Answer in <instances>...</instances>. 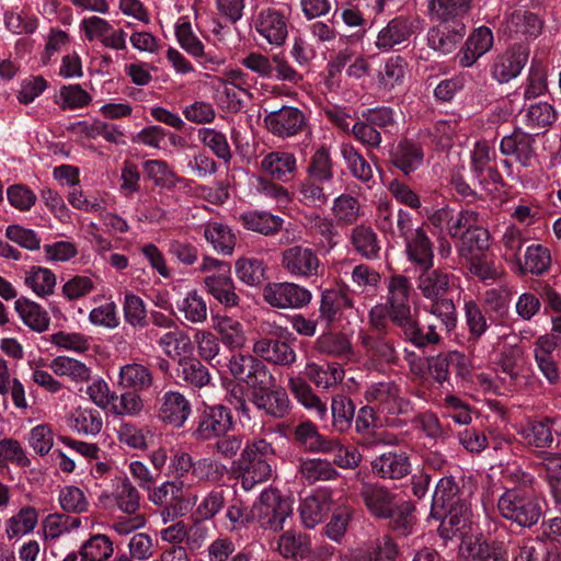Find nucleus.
Returning <instances> with one entry per match:
<instances>
[{
    "mask_svg": "<svg viewBox=\"0 0 561 561\" xmlns=\"http://www.w3.org/2000/svg\"><path fill=\"white\" fill-rule=\"evenodd\" d=\"M496 507L504 519L524 528L533 527L542 516L541 503L531 489H505L497 499Z\"/></svg>",
    "mask_w": 561,
    "mask_h": 561,
    "instance_id": "f257e3e1",
    "label": "nucleus"
},
{
    "mask_svg": "<svg viewBox=\"0 0 561 561\" xmlns=\"http://www.w3.org/2000/svg\"><path fill=\"white\" fill-rule=\"evenodd\" d=\"M365 399L377 404L379 412L385 414L388 426L402 427L405 423L398 415H405L412 411L410 400L401 394V389L394 381L369 385L365 390Z\"/></svg>",
    "mask_w": 561,
    "mask_h": 561,
    "instance_id": "f03ea898",
    "label": "nucleus"
},
{
    "mask_svg": "<svg viewBox=\"0 0 561 561\" xmlns=\"http://www.w3.org/2000/svg\"><path fill=\"white\" fill-rule=\"evenodd\" d=\"M196 271L209 273L204 278V286L220 305L231 308L239 304V297L234 291V284L231 278V266L228 262L204 256Z\"/></svg>",
    "mask_w": 561,
    "mask_h": 561,
    "instance_id": "7ed1b4c3",
    "label": "nucleus"
},
{
    "mask_svg": "<svg viewBox=\"0 0 561 561\" xmlns=\"http://www.w3.org/2000/svg\"><path fill=\"white\" fill-rule=\"evenodd\" d=\"M255 518L263 529L280 531L285 520L291 515L293 506L288 497L274 488L265 489L253 505Z\"/></svg>",
    "mask_w": 561,
    "mask_h": 561,
    "instance_id": "20e7f679",
    "label": "nucleus"
},
{
    "mask_svg": "<svg viewBox=\"0 0 561 561\" xmlns=\"http://www.w3.org/2000/svg\"><path fill=\"white\" fill-rule=\"evenodd\" d=\"M411 283L403 275L390 277L386 306L389 320L400 330L414 317L410 306Z\"/></svg>",
    "mask_w": 561,
    "mask_h": 561,
    "instance_id": "39448f33",
    "label": "nucleus"
},
{
    "mask_svg": "<svg viewBox=\"0 0 561 561\" xmlns=\"http://www.w3.org/2000/svg\"><path fill=\"white\" fill-rule=\"evenodd\" d=\"M263 298L274 308L300 309L311 301L312 294L295 283H270L263 289Z\"/></svg>",
    "mask_w": 561,
    "mask_h": 561,
    "instance_id": "423d86ee",
    "label": "nucleus"
},
{
    "mask_svg": "<svg viewBox=\"0 0 561 561\" xmlns=\"http://www.w3.org/2000/svg\"><path fill=\"white\" fill-rule=\"evenodd\" d=\"M282 267L289 275L298 278L317 277L322 271V265L316 251L302 245H293L284 250Z\"/></svg>",
    "mask_w": 561,
    "mask_h": 561,
    "instance_id": "0eeeda50",
    "label": "nucleus"
},
{
    "mask_svg": "<svg viewBox=\"0 0 561 561\" xmlns=\"http://www.w3.org/2000/svg\"><path fill=\"white\" fill-rule=\"evenodd\" d=\"M359 496L370 515L377 518H390L398 510L397 495L387 486L362 480Z\"/></svg>",
    "mask_w": 561,
    "mask_h": 561,
    "instance_id": "6e6552de",
    "label": "nucleus"
},
{
    "mask_svg": "<svg viewBox=\"0 0 561 561\" xmlns=\"http://www.w3.org/2000/svg\"><path fill=\"white\" fill-rule=\"evenodd\" d=\"M175 36L180 46L207 70H215L224 64V59L210 51H205L204 44L194 34L191 22L181 16L175 23Z\"/></svg>",
    "mask_w": 561,
    "mask_h": 561,
    "instance_id": "1a4fd4ad",
    "label": "nucleus"
},
{
    "mask_svg": "<svg viewBox=\"0 0 561 561\" xmlns=\"http://www.w3.org/2000/svg\"><path fill=\"white\" fill-rule=\"evenodd\" d=\"M80 27L89 42L99 41L104 47L114 50L126 49V36L124 30L114 28L105 19L98 15L84 18Z\"/></svg>",
    "mask_w": 561,
    "mask_h": 561,
    "instance_id": "9d476101",
    "label": "nucleus"
},
{
    "mask_svg": "<svg viewBox=\"0 0 561 561\" xmlns=\"http://www.w3.org/2000/svg\"><path fill=\"white\" fill-rule=\"evenodd\" d=\"M256 32L271 45L282 46L288 36V20L282 9H261L254 18Z\"/></svg>",
    "mask_w": 561,
    "mask_h": 561,
    "instance_id": "9b49d317",
    "label": "nucleus"
},
{
    "mask_svg": "<svg viewBox=\"0 0 561 561\" xmlns=\"http://www.w3.org/2000/svg\"><path fill=\"white\" fill-rule=\"evenodd\" d=\"M232 426L233 419L230 410L217 404L204 411L193 436L198 440H210L227 434Z\"/></svg>",
    "mask_w": 561,
    "mask_h": 561,
    "instance_id": "f8f14e48",
    "label": "nucleus"
},
{
    "mask_svg": "<svg viewBox=\"0 0 561 561\" xmlns=\"http://www.w3.org/2000/svg\"><path fill=\"white\" fill-rule=\"evenodd\" d=\"M267 383V379H265V383L253 387L252 403L264 414L274 419H283L290 411L289 397L285 389L268 388Z\"/></svg>",
    "mask_w": 561,
    "mask_h": 561,
    "instance_id": "ddd939ff",
    "label": "nucleus"
},
{
    "mask_svg": "<svg viewBox=\"0 0 561 561\" xmlns=\"http://www.w3.org/2000/svg\"><path fill=\"white\" fill-rule=\"evenodd\" d=\"M416 27L415 19L403 15L396 16L379 31L375 45L381 51L396 49L410 41Z\"/></svg>",
    "mask_w": 561,
    "mask_h": 561,
    "instance_id": "4468645a",
    "label": "nucleus"
},
{
    "mask_svg": "<svg viewBox=\"0 0 561 561\" xmlns=\"http://www.w3.org/2000/svg\"><path fill=\"white\" fill-rule=\"evenodd\" d=\"M229 370L236 379L251 388L265 383V379L273 380L267 367L250 354H232L229 359Z\"/></svg>",
    "mask_w": 561,
    "mask_h": 561,
    "instance_id": "2eb2a0df",
    "label": "nucleus"
},
{
    "mask_svg": "<svg viewBox=\"0 0 561 561\" xmlns=\"http://www.w3.org/2000/svg\"><path fill=\"white\" fill-rule=\"evenodd\" d=\"M535 137L515 128L510 135L504 136L500 141V152L505 157H512L524 168H529L536 158Z\"/></svg>",
    "mask_w": 561,
    "mask_h": 561,
    "instance_id": "dca6fc26",
    "label": "nucleus"
},
{
    "mask_svg": "<svg viewBox=\"0 0 561 561\" xmlns=\"http://www.w3.org/2000/svg\"><path fill=\"white\" fill-rule=\"evenodd\" d=\"M375 477L383 480H399L410 474L411 462L407 453L390 450L380 454L370 461Z\"/></svg>",
    "mask_w": 561,
    "mask_h": 561,
    "instance_id": "f3484780",
    "label": "nucleus"
},
{
    "mask_svg": "<svg viewBox=\"0 0 561 561\" xmlns=\"http://www.w3.org/2000/svg\"><path fill=\"white\" fill-rule=\"evenodd\" d=\"M358 345L364 354L376 365H397L399 355L392 342L385 337V334H373L367 331H359L357 336Z\"/></svg>",
    "mask_w": 561,
    "mask_h": 561,
    "instance_id": "a211bd4d",
    "label": "nucleus"
},
{
    "mask_svg": "<svg viewBox=\"0 0 561 561\" xmlns=\"http://www.w3.org/2000/svg\"><path fill=\"white\" fill-rule=\"evenodd\" d=\"M192 407L186 397L179 391H167L160 399L158 417L164 424L181 428L188 420Z\"/></svg>",
    "mask_w": 561,
    "mask_h": 561,
    "instance_id": "6ab92c4d",
    "label": "nucleus"
},
{
    "mask_svg": "<svg viewBox=\"0 0 561 561\" xmlns=\"http://www.w3.org/2000/svg\"><path fill=\"white\" fill-rule=\"evenodd\" d=\"M264 124L273 135L290 137L301 129L305 124V115L297 107L283 106L267 113L264 117Z\"/></svg>",
    "mask_w": 561,
    "mask_h": 561,
    "instance_id": "aec40b11",
    "label": "nucleus"
},
{
    "mask_svg": "<svg viewBox=\"0 0 561 561\" xmlns=\"http://www.w3.org/2000/svg\"><path fill=\"white\" fill-rule=\"evenodd\" d=\"M427 370L436 382L443 383L448 380L450 370H455L460 377H466L470 368L469 360L463 353L451 351L428 358Z\"/></svg>",
    "mask_w": 561,
    "mask_h": 561,
    "instance_id": "412c9836",
    "label": "nucleus"
},
{
    "mask_svg": "<svg viewBox=\"0 0 561 561\" xmlns=\"http://www.w3.org/2000/svg\"><path fill=\"white\" fill-rule=\"evenodd\" d=\"M403 242L407 260L413 264L415 268L433 267V243L423 227H419V231Z\"/></svg>",
    "mask_w": 561,
    "mask_h": 561,
    "instance_id": "4be33fe9",
    "label": "nucleus"
},
{
    "mask_svg": "<svg viewBox=\"0 0 561 561\" xmlns=\"http://www.w3.org/2000/svg\"><path fill=\"white\" fill-rule=\"evenodd\" d=\"M466 35V25L456 23L439 25L431 28L427 33V42L431 48L442 54H450Z\"/></svg>",
    "mask_w": 561,
    "mask_h": 561,
    "instance_id": "5701e85b",
    "label": "nucleus"
},
{
    "mask_svg": "<svg viewBox=\"0 0 561 561\" xmlns=\"http://www.w3.org/2000/svg\"><path fill=\"white\" fill-rule=\"evenodd\" d=\"M253 353L268 363L280 366H290L297 357L289 343L266 337L260 339L253 344Z\"/></svg>",
    "mask_w": 561,
    "mask_h": 561,
    "instance_id": "b1692460",
    "label": "nucleus"
},
{
    "mask_svg": "<svg viewBox=\"0 0 561 561\" xmlns=\"http://www.w3.org/2000/svg\"><path fill=\"white\" fill-rule=\"evenodd\" d=\"M471 7V0H431L428 13L438 23L465 24L463 19Z\"/></svg>",
    "mask_w": 561,
    "mask_h": 561,
    "instance_id": "393cba45",
    "label": "nucleus"
},
{
    "mask_svg": "<svg viewBox=\"0 0 561 561\" xmlns=\"http://www.w3.org/2000/svg\"><path fill=\"white\" fill-rule=\"evenodd\" d=\"M493 45V34L486 26L476 28L467 38L465 48L459 53V65L471 67L481 56L488 53Z\"/></svg>",
    "mask_w": 561,
    "mask_h": 561,
    "instance_id": "a878e982",
    "label": "nucleus"
},
{
    "mask_svg": "<svg viewBox=\"0 0 561 561\" xmlns=\"http://www.w3.org/2000/svg\"><path fill=\"white\" fill-rule=\"evenodd\" d=\"M261 170L273 180L287 182L297 170V159L294 153L286 151H273L261 161Z\"/></svg>",
    "mask_w": 561,
    "mask_h": 561,
    "instance_id": "bb28decb",
    "label": "nucleus"
},
{
    "mask_svg": "<svg viewBox=\"0 0 561 561\" xmlns=\"http://www.w3.org/2000/svg\"><path fill=\"white\" fill-rule=\"evenodd\" d=\"M424 152L422 146L412 139H402L393 148L391 161L396 168L405 175L417 170L423 163Z\"/></svg>",
    "mask_w": 561,
    "mask_h": 561,
    "instance_id": "cd10ccee",
    "label": "nucleus"
},
{
    "mask_svg": "<svg viewBox=\"0 0 561 561\" xmlns=\"http://www.w3.org/2000/svg\"><path fill=\"white\" fill-rule=\"evenodd\" d=\"M213 329L219 334L220 341L230 350L242 348L247 343V335L242 323L226 314L211 317Z\"/></svg>",
    "mask_w": 561,
    "mask_h": 561,
    "instance_id": "c85d7f7f",
    "label": "nucleus"
},
{
    "mask_svg": "<svg viewBox=\"0 0 561 561\" xmlns=\"http://www.w3.org/2000/svg\"><path fill=\"white\" fill-rule=\"evenodd\" d=\"M238 220L247 230L264 236L276 234L284 224L283 218L264 210L244 211L239 215Z\"/></svg>",
    "mask_w": 561,
    "mask_h": 561,
    "instance_id": "c756f323",
    "label": "nucleus"
},
{
    "mask_svg": "<svg viewBox=\"0 0 561 561\" xmlns=\"http://www.w3.org/2000/svg\"><path fill=\"white\" fill-rule=\"evenodd\" d=\"M417 289L428 300L443 297L449 289L450 275L433 267L419 270Z\"/></svg>",
    "mask_w": 561,
    "mask_h": 561,
    "instance_id": "7c9ffc66",
    "label": "nucleus"
},
{
    "mask_svg": "<svg viewBox=\"0 0 561 561\" xmlns=\"http://www.w3.org/2000/svg\"><path fill=\"white\" fill-rule=\"evenodd\" d=\"M102 499H112L117 508L128 515L136 514L140 507V493L128 477L121 478L112 494H102Z\"/></svg>",
    "mask_w": 561,
    "mask_h": 561,
    "instance_id": "2f4dec72",
    "label": "nucleus"
},
{
    "mask_svg": "<svg viewBox=\"0 0 561 561\" xmlns=\"http://www.w3.org/2000/svg\"><path fill=\"white\" fill-rule=\"evenodd\" d=\"M557 419H543L538 421H529L519 430L525 444L536 448H549L553 443L551 427L557 426Z\"/></svg>",
    "mask_w": 561,
    "mask_h": 561,
    "instance_id": "473e14b6",
    "label": "nucleus"
},
{
    "mask_svg": "<svg viewBox=\"0 0 561 561\" xmlns=\"http://www.w3.org/2000/svg\"><path fill=\"white\" fill-rule=\"evenodd\" d=\"M38 523V511L31 506H22L4 523V534L8 539H19L33 533Z\"/></svg>",
    "mask_w": 561,
    "mask_h": 561,
    "instance_id": "72a5a7b5",
    "label": "nucleus"
},
{
    "mask_svg": "<svg viewBox=\"0 0 561 561\" xmlns=\"http://www.w3.org/2000/svg\"><path fill=\"white\" fill-rule=\"evenodd\" d=\"M237 463L241 473V488L247 492L256 484L267 481L272 476V465L267 461L253 462L250 457L240 455Z\"/></svg>",
    "mask_w": 561,
    "mask_h": 561,
    "instance_id": "f704fd0d",
    "label": "nucleus"
},
{
    "mask_svg": "<svg viewBox=\"0 0 561 561\" xmlns=\"http://www.w3.org/2000/svg\"><path fill=\"white\" fill-rule=\"evenodd\" d=\"M203 236L216 252L225 255L232 254L236 236L229 226L219 221H208L203 227Z\"/></svg>",
    "mask_w": 561,
    "mask_h": 561,
    "instance_id": "c9c22d12",
    "label": "nucleus"
},
{
    "mask_svg": "<svg viewBox=\"0 0 561 561\" xmlns=\"http://www.w3.org/2000/svg\"><path fill=\"white\" fill-rule=\"evenodd\" d=\"M331 510V499L325 494L305 497L299 505L301 522L306 528L320 524Z\"/></svg>",
    "mask_w": 561,
    "mask_h": 561,
    "instance_id": "e433bc0d",
    "label": "nucleus"
},
{
    "mask_svg": "<svg viewBox=\"0 0 561 561\" xmlns=\"http://www.w3.org/2000/svg\"><path fill=\"white\" fill-rule=\"evenodd\" d=\"M293 439L308 451L323 453L331 438L321 435L317 426L309 420L301 421L293 430Z\"/></svg>",
    "mask_w": 561,
    "mask_h": 561,
    "instance_id": "4c0bfd02",
    "label": "nucleus"
},
{
    "mask_svg": "<svg viewBox=\"0 0 561 561\" xmlns=\"http://www.w3.org/2000/svg\"><path fill=\"white\" fill-rule=\"evenodd\" d=\"M507 28L512 33L537 37L543 28V20L538 13L515 9L507 18Z\"/></svg>",
    "mask_w": 561,
    "mask_h": 561,
    "instance_id": "58836bf2",
    "label": "nucleus"
},
{
    "mask_svg": "<svg viewBox=\"0 0 561 561\" xmlns=\"http://www.w3.org/2000/svg\"><path fill=\"white\" fill-rule=\"evenodd\" d=\"M182 318L192 324H202L207 321L208 306L204 297L196 290H190L176 302Z\"/></svg>",
    "mask_w": 561,
    "mask_h": 561,
    "instance_id": "ea45409f",
    "label": "nucleus"
},
{
    "mask_svg": "<svg viewBox=\"0 0 561 561\" xmlns=\"http://www.w3.org/2000/svg\"><path fill=\"white\" fill-rule=\"evenodd\" d=\"M14 308L23 323L33 331L41 333L48 329L49 316L37 302L22 297L15 300Z\"/></svg>",
    "mask_w": 561,
    "mask_h": 561,
    "instance_id": "a19ab883",
    "label": "nucleus"
},
{
    "mask_svg": "<svg viewBox=\"0 0 561 561\" xmlns=\"http://www.w3.org/2000/svg\"><path fill=\"white\" fill-rule=\"evenodd\" d=\"M153 383L150 369L138 363H129L119 368L118 385L123 388L144 391Z\"/></svg>",
    "mask_w": 561,
    "mask_h": 561,
    "instance_id": "79ce46f5",
    "label": "nucleus"
},
{
    "mask_svg": "<svg viewBox=\"0 0 561 561\" xmlns=\"http://www.w3.org/2000/svg\"><path fill=\"white\" fill-rule=\"evenodd\" d=\"M558 119L552 104L538 101L524 108L523 122L529 129H548Z\"/></svg>",
    "mask_w": 561,
    "mask_h": 561,
    "instance_id": "37998d69",
    "label": "nucleus"
},
{
    "mask_svg": "<svg viewBox=\"0 0 561 561\" xmlns=\"http://www.w3.org/2000/svg\"><path fill=\"white\" fill-rule=\"evenodd\" d=\"M400 333L404 341L420 348L440 342L437 327L433 323H428L424 328H421L415 316L400 330Z\"/></svg>",
    "mask_w": 561,
    "mask_h": 561,
    "instance_id": "c03bdc74",
    "label": "nucleus"
},
{
    "mask_svg": "<svg viewBox=\"0 0 561 561\" xmlns=\"http://www.w3.org/2000/svg\"><path fill=\"white\" fill-rule=\"evenodd\" d=\"M522 51H507L496 58L492 66V76L500 83H505L517 77L526 64Z\"/></svg>",
    "mask_w": 561,
    "mask_h": 561,
    "instance_id": "a18cd8bd",
    "label": "nucleus"
},
{
    "mask_svg": "<svg viewBox=\"0 0 561 561\" xmlns=\"http://www.w3.org/2000/svg\"><path fill=\"white\" fill-rule=\"evenodd\" d=\"M313 347L320 354L340 358L348 357L352 354V343L341 332L328 331L320 334L316 339Z\"/></svg>",
    "mask_w": 561,
    "mask_h": 561,
    "instance_id": "49530a36",
    "label": "nucleus"
},
{
    "mask_svg": "<svg viewBox=\"0 0 561 561\" xmlns=\"http://www.w3.org/2000/svg\"><path fill=\"white\" fill-rule=\"evenodd\" d=\"M288 389L306 409L311 410L320 420L327 416V405L312 392L311 387L300 377H290Z\"/></svg>",
    "mask_w": 561,
    "mask_h": 561,
    "instance_id": "de8ad7c7",
    "label": "nucleus"
},
{
    "mask_svg": "<svg viewBox=\"0 0 561 561\" xmlns=\"http://www.w3.org/2000/svg\"><path fill=\"white\" fill-rule=\"evenodd\" d=\"M351 243L354 250L368 260H375L380 252V242L374 229L366 225H358L352 229Z\"/></svg>",
    "mask_w": 561,
    "mask_h": 561,
    "instance_id": "09e8293b",
    "label": "nucleus"
},
{
    "mask_svg": "<svg viewBox=\"0 0 561 561\" xmlns=\"http://www.w3.org/2000/svg\"><path fill=\"white\" fill-rule=\"evenodd\" d=\"M307 378L317 387L329 389L340 383L344 378V370L339 364L319 365L308 363L305 368Z\"/></svg>",
    "mask_w": 561,
    "mask_h": 561,
    "instance_id": "8fccbe9b",
    "label": "nucleus"
},
{
    "mask_svg": "<svg viewBox=\"0 0 561 561\" xmlns=\"http://www.w3.org/2000/svg\"><path fill=\"white\" fill-rule=\"evenodd\" d=\"M24 284L36 296L45 298L54 294L57 279L56 275L49 268L32 266L25 271Z\"/></svg>",
    "mask_w": 561,
    "mask_h": 561,
    "instance_id": "3c124183",
    "label": "nucleus"
},
{
    "mask_svg": "<svg viewBox=\"0 0 561 561\" xmlns=\"http://www.w3.org/2000/svg\"><path fill=\"white\" fill-rule=\"evenodd\" d=\"M522 352L518 347H512L510 351L501 353L496 363V379L503 391H512L519 376L517 360Z\"/></svg>",
    "mask_w": 561,
    "mask_h": 561,
    "instance_id": "603ef678",
    "label": "nucleus"
},
{
    "mask_svg": "<svg viewBox=\"0 0 561 561\" xmlns=\"http://www.w3.org/2000/svg\"><path fill=\"white\" fill-rule=\"evenodd\" d=\"M49 368L56 376L68 377L73 382H87L91 377L90 367L69 356L55 357L50 362Z\"/></svg>",
    "mask_w": 561,
    "mask_h": 561,
    "instance_id": "864d4df0",
    "label": "nucleus"
},
{
    "mask_svg": "<svg viewBox=\"0 0 561 561\" xmlns=\"http://www.w3.org/2000/svg\"><path fill=\"white\" fill-rule=\"evenodd\" d=\"M324 183L306 176L297 185V199L307 207L321 208L325 206L329 202V194L324 192Z\"/></svg>",
    "mask_w": 561,
    "mask_h": 561,
    "instance_id": "5fc2aeb1",
    "label": "nucleus"
},
{
    "mask_svg": "<svg viewBox=\"0 0 561 561\" xmlns=\"http://www.w3.org/2000/svg\"><path fill=\"white\" fill-rule=\"evenodd\" d=\"M75 127L78 133L84 135L88 138L103 137L108 142H123L124 133L119 129V127L102 122L100 119H94L91 123L84 121L78 122L76 123Z\"/></svg>",
    "mask_w": 561,
    "mask_h": 561,
    "instance_id": "6e6d98bb",
    "label": "nucleus"
},
{
    "mask_svg": "<svg viewBox=\"0 0 561 561\" xmlns=\"http://www.w3.org/2000/svg\"><path fill=\"white\" fill-rule=\"evenodd\" d=\"M299 472L308 483L333 480L339 474L330 461L320 458L302 460Z\"/></svg>",
    "mask_w": 561,
    "mask_h": 561,
    "instance_id": "4d7b16f0",
    "label": "nucleus"
},
{
    "mask_svg": "<svg viewBox=\"0 0 561 561\" xmlns=\"http://www.w3.org/2000/svg\"><path fill=\"white\" fill-rule=\"evenodd\" d=\"M493 553V547L480 535L465 536L459 546L461 561H488Z\"/></svg>",
    "mask_w": 561,
    "mask_h": 561,
    "instance_id": "13d9d810",
    "label": "nucleus"
},
{
    "mask_svg": "<svg viewBox=\"0 0 561 561\" xmlns=\"http://www.w3.org/2000/svg\"><path fill=\"white\" fill-rule=\"evenodd\" d=\"M446 508L447 514L442 522V526L446 530L455 534L469 526L471 510L467 500L457 499L455 503H450Z\"/></svg>",
    "mask_w": 561,
    "mask_h": 561,
    "instance_id": "bf43d9fd",
    "label": "nucleus"
},
{
    "mask_svg": "<svg viewBox=\"0 0 561 561\" xmlns=\"http://www.w3.org/2000/svg\"><path fill=\"white\" fill-rule=\"evenodd\" d=\"M112 540L106 535H95L80 548V561H105L113 554Z\"/></svg>",
    "mask_w": 561,
    "mask_h": 561,
    "instance_id": "052dcab7",
    "label": "nucleus"
},
{
    "mask_svg": "<svg viewBox=\"0 0 561 561\" xmlns=\"http://www.w3.org/2000/svg\"><path fill=\"white\" fill-rule=\"evenodd\" d=\"M142 168L147 178L160 187L171 188L184 181L163 160H148L144 162Z\"/></svg>",
    "mask_w": 561,
    "mask_h": 561,
    "instance_id": "680f3d73",
    "label": "nucleus"
},
{
    "mask_svg": "<svg viewBox=\"0 0 561 561\" xmlns=\"http://www.w3.org/2000/svg\"><path fill=\"white\" fill-rule=\"evenodd\" d=\"M408 71V64L401 56H394L385 62L379 73V82L385 90L391 91L403 84Z\"/></svg>",
    "mask_w": 561,
    "mask_h": 561,
    "instance_id": "e2e57ef3",
    "label": "nucleus"
},
{
    "mask_svg": "<svg viewBox=\"0 0 561 561\" xmlns=\"http://www.w3.org/2000/svg\"><path fill=\"white\" fill-rule=\"evenodd\" d=\"M332 215L339 224H355L362 216V207L357 198L350 194H341L333 201Z\"/></svg>",
    "mask_w": 561,
    "mask_h": 561,
    "instance_id": "0e129e2a",
    "label": "nucleus"
},
{
    "mask_svg": "<svg viewBox=\"0 0 561 561\" xmlns=\"http://www.w3.org/2000/svg\"><path fill=\"white\" fill-rule=\"evenodd\" d=\"M237 277L248 286H257L265 278V265L256 257H240L234 264Z\"/></svg>",
    "mask_w": 561,
    "mask_h": 561,
    "instance_id": "69168bd1",
    "label": "nucleus"
},
{
    "mask_svg": "<svg viewBox=\"0 0 561 561\" xmlns=\"http://www.w3.org/2000/svg\"><path fill=\"white\" fill-rule=\"evenodd\" d=\"M277 549L285 558H305L310 551V542L307 536L288 530L279 537Z\"/></svg>",
    "mask_w": 561,
    "mask_h": 561,
    "instance_id": "338daca9",
    "label": "nucleus"
},
{
    "mask_svg": "<svg viewBox=\"0 0 561 561\" xmlns=\"http://www.w3.org/2000/svg\"><path fill=\"white\" fill-rule=\"evenodd\" d=\"M103 420L98 410L79 408L71 417V427L79 434L96 435L101 432Z\"/></svg>",
    "mask_w": 561,
    "mask_h": 561,
    "instance_id": "774afa93",
    "label": "nucleus"
}]
</instances>
